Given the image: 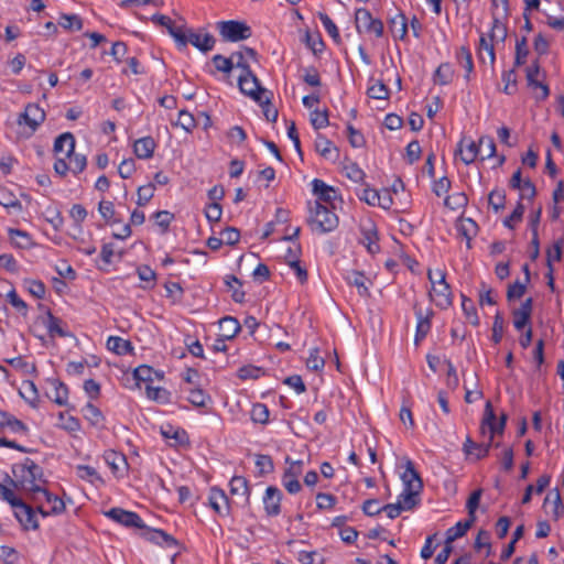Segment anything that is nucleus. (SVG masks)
<instances>
[{
    "instance_id": "f257e3e1",
    "label": "nucleus",
    "mask_w": 564,
    "mask_h": 564,
    "mask_svg": "<svg viewBox=\"0 0 564 564\" xmlns=\"http://www.w3.org/2000/svg\"><path fill=\"white\" fill-rule=\"evenodd\" d=\"M12 475L18 478L20 491L32 502L39 501V492L47 485L43 468L31 458H25L22 464L12 465Z\"/></svg>"
},
{
    "instance_id": "f03ea898",
    "label": "nucleus",
    "mask_w": 564,
    "mask_h": 564,
    "mask_svg": "<svg viewBox=\"0 0 564 564\" xmlns=\"http://www.w3.org/2000/svg\"><path fill=\"white\" fill-rule=\"evenodd\" d=\"M401 479L404 484V490L399 495L398 500H401V506L405 510H411L419 503L417 497L423 489L422 478L415 470L412 460H406Z\"/></svg>"
},
{
    "instance_id": "7ed1b4c3",
    "label": "nucleus",
    "mask_w": 564,
    "mask_h": 564,
    "mask_svg": "<svg viewBox=\"0 0 564 564\" xmlns=\"http://www.w3.org/2000/svg\"><path fill=\"white\" fill-rule=\"evenodd\" d=\"M310 216L307 224L313 231L318 234H327L335 230L338 226L337 215L327 206L319 202L310 203Z\"/></svg>"
},
{
    "instance_id": "20e7f679",
    "label": "nucleus",
    "mask_w": 564,
    "mask_h": 564,
    "mask_svg": "<svg viewBox=\"0 0 564 564\" xmlns=\"http://www.w3.org/2000/svg\"><path fill=\"white\" fill-rule=\"evenodd\" d=\"M171 36L175 40L180 47H186L187 44L191 43L203 53L212 51L216 43V40L212 34L205 33L202 35L200 33H196L193 29H188L185 25H181L180 32H174L171 30Z\"/></svg>"
},
{
    "instance_id": "39448f33",
    "label": "nucleus",
    "mask_w": 564,
    "mask_h": 564,
    "mask_svg": "<svg viewBox=\"0 0 564 564\" xmlns=\"http://www.w3.org/2000/svg\"><path fill=\"white\" fill-rule=\"evenodd\" d=\"M217 30L226 42H239L251 36V28L245 22L229 20L217 22Z\"/></svg>"
},
{
    "instance_id": "423d86ee",
    "label": "nucleus",
    "mask_w": 564,
    "mask_h": 564,
    "mask_svg": "<svg viewBox=\"0 0 564 564\" xmlns=\"http://www.w3.org/2000/svg\"><path fill=\"white\" fill-rule=\"evenodd\" d=\"M436 274L440 278L438 280H435L433 278L432 271L429 270L427 278L432 284V291L435 294V299H434L435 305L440 308L445 310L452 305L453 294H452L451 286L448 285V283L445 280V275H446L445 272L438 270L436 272Z\"/></svg>"
},
{
    "instance_id": "0eeeda50",
    "label": "nucleus",
    "mask_w": 564,
    "mask_h": 564,
    "mask_svg": "<svg viewBox=\"0 0 564 564\" xmlns=\"http://www.w3.org/2000/svg\"><path fill=\"white\" fill-rule=\"evenodd\" d=\"M355 22L356 29L359 33L362 31L367 33H372L377 37H381L383 35V23L380 19H376L372 17L370 11L366 8H359L355 13Z\"/></svg>"
},
{
    "instance_id": "6e6552de",
    "label": "nucleus",
    "mask_w": 564,
    "mask_h": 564,
    "mask_svg": "<svg viewBox=\"0 0 564 564\" xmlns=\"http://www.w3.org/2000/svg\"><path fill=\"white\" fill-rule=\"evenodd\" d=\"M285 463H289L290 466L284 470L282 475V485L286 489V491L291 495H295L301 491L302 485L299 481V477L303 473V462L302 460H291L288 456L285 458Z\"/></svg>"
},
{
    "instance_id": "1a4fd4ad",
    "label": "nucleus",
    "mask_w": 564,
    "mask_h": 564,
    "mask_svg": "<svg viewBox=\"0 0 564 564\" xmlns=\"http://www.w3.org/2000/svg\"><path fill=\"white\" fill-rule=\"evenodd\" d=\"M239 89L242 94L249 96L257 102H262V97L269 91L261 87L259 79L252 73L248 70L247 74H241L238 79Z\"/></svg>"
},
{
    "instance_id": "9d476101",
    "label": "nucleus",
    "mask_w": 564,
    "mask_h": 564,
    "mask_svg": "<svg viewBox=\"0 0 564 564\" xmlns=\"http://www.w3.org/2000/svg\"><path fill=\"white\" fill-rule=\"evenodd\" d=\"M105 514L106 517L127 528H145L143 520L140 518L138 513L133 511H128L121 508H111Z\"/></svg>"
},
{
    "instance_id": "9b49d317",
    "label": "nucleus",
    "mask_w": 564,
    "mask_h": 564,
    "mask_svg": "<svg viewBox=\"0 0 564 564\" xmlns=\"http://www.w3.org/2000/svg\"><path fill=\"white\" fill-rule=\"evenodd\" d=\"M282 491L274 486H269L263 496V506L267 516L276 517L281 512Z\"/></svg>"
},
{
    "instance_id": "f8f14e48",
    "label": "nucleus",
    "mask_w": 564,
    "mask_h": 564,
    "mask_svg": "<svg viewBox=\"0 0 564 564\" xmlns=\"http://www.w3.org/2000/svg\"><path fill=\"white\" fill-rule=\"evenodd\" d=\"M44 120V110L36 104H29L24 111L20 115L18 122L20 124L24 122L32 129V131H35Z\"/></svg>"
},
{
    "instance_id": "ddd939ff",
    "label": "nucleus",
    "mask_w": 564,
    "mask_h": 564,
    "mask_svg": "<svg viewBox=\"0 0 564 564\" xmlns=\"http://www.w3.org/2000/svg\"><path fill=\"white\" fill-rule=\"evenodd\" d=\"M18 511L14 512L17 520L24 530H37L40 524L37 522L35 510L30 505L22 500V506L15 507Z\"/></svg>"
},
{
    "instance_id": "4468645a",
    "label": "nucleus",
    "mask_w": 564,
    "mask_h": 564,
    "mask_svg": "<svg viewBox=\"0 0 564 564\" xmlns=\"http://www.w3.org/2000/svg\"><path fill=\"white\" fill-rule=\"evenodd\" d=\"M415 310V316L417 319L416 329H415V336H414V344L417 346L429 334L431 330V318L433 316V311L430 310L426 315L423 314L422 310L416 306H414Z\"/></svg>"
},
{
    "instance_id": "2eb2a0df",
    "label": "nucleus",
    "mask_w": 564,
    "mask_h": 564,
    "mask_svg": "<svg viewBox=\"0 0 564 564\" xmlns=\"http://www.w3.org/2000/svg\"><path fill=\"white\" fill-rule=\"evenodd\" d=\"M315 150L326 160L335 162L339 158V150L334 143L322 134H317Z\"/></svg>"
},
{
    "instance_id": "dca6fc26",
    "label": "nucleus",
    "mask_w": 564,
    "mask_h": 564,
    "mask_svg": "<svg viewBox=\"0 0 564 564\" xmlns=\"http://www.w3.org/2000/svg\"><path fill=\"white\" fill-rule=\"evenodd\" d=\"M312 192L317 196L316 202L319 203L325 202L332 204L336 198V189L318 178L313 180Z\"/></svg>"
},
{
    "instance_id": "f3484780",
    "label": "nucleus",
    "mask_w": 564,
    "mask_h": 564,
    "mask_svg": "<svg viewBox=\"0 0 564 564\" xmlns=\"http://www.w3.org/2000/svg\"><path fill=\"white\" fill-rule=\"evenodd\" d=\"M209 505L219 514H228L229 503L226 494L218 488H212L209 494Z\"/></svg>"
},
{
    "instance_id": "a211bd4d",
    "label": "nucleus",
    "mask_w": 564,
    "mask_h": 564,
    "mask_svg": "<svg viewBox=\"0 0 564 564\" xmlns=\"http://www.w3.org/2000/svg\"><path fill=\"white\" fill-rule=\"evenodd\" d=\"M497 417L490 401L485 404L484 416L480 424V433L485 435L488 431L490 433V441L494 440L497 429Z\"/></svg>"
},
{
    "instance_id": "6ab92c4d",
    "label": "nucleus",
    "mask_w": 564,
    "mask_h": 564,
    "mask_svg": "<svg viewBox=\"0 0 564 564\" xmlns=\"http://www.w3.org/2000/svg\"><path fill=\"white\" fill-rule=\"evenodd\" d=\"M156 143L152 137H143L134 141L133 152L137 158L147 160L153 156Z\"/></svg>"
},
{
    "instance_id": "aec40b11",
    "label": "nucleus",
    "mask_w": 564,
    "mask_h": 564,
    "mask_svg": "<svg viewBox=\"0 0 564 564\" xmlns=\"http://www.w3.org/2000/svg\"><path fill=\"white\" fill-rule=\"evenodd\" d=\"M464 139L460 140V142L458 143L457 145V149L455 151V155L459 156V159L466 164V165H469L471 164L478 153H479V144L474 142V141H469V143L466 145V148L464 149L463 145H464Z\"/></svg>"
},
{
    "instance_id": "412c9836",
    "label": "nucleus",
    "mask_w": 564,
    "mask_h": 564,
    "mask_svg": "<svg viewBox=\"0 0 564 564\" xmlns=\"http://www.w3.org/2000/svg\"><path fill=\"white\" fill-rule=\"evenodd\" d=\"M389 29L394 39L403 40L408 33V19L403 12L399 11L389 20Z\"/></svg>"
},
{
    "instance_id": "4be33fe9",
    "label": "nucleus",
    "mask_w": 564,
    "mask_h": 564,
    "mask_svg": "<svg viewBox=\"0 0 564 564\" xmlns=\"http://www.w3.org/2000/svg\"><path fill=\"white\" fill-rule=\"evenodd\" d=\"M219 336L226 339L234 338L241 329V325L236 317L225 316L219 321Z\"/></svg>"
},
{
    "instance_id": "5701e85b",
    "label": "nucleus",
    "mask_w": 564,
    "mask_h": 564,
    "mask_svg": "<svg viewBox=\"0 0 564 564\" xmlns=\"http://www.w3.org/2000/svg\"><path fill=\"white\" fill-rule=\"evenodd\" d=\"M106 464L111 468L113 474L126 470L128 467L127 458L123 454L116 451H107L104 454Z\"/></svg>"
},
{
    "instance_id": "b1692460",
    "label": "nucleus",
    "mask_w": 564,
    "mask_h": 564,
    "mask_svg": "<svg viewBox=\"0 0 564 564\" xmlns=\"http://www.w3.org/2000/svg\"><path fill=\"white\" fill-rule=\"evenodd\" d=\"M0 427H8L14 433H28V426L14 415L0 410Z\"/></svg>"
},
{
    "instance_id": "393cba45",
    "label": "nucleus",
    "mask_w": 564,
    "mask_h": 564,
    "mask_svg": "<svg viewBox=\"0 0 564 564\" xmlns=\"http://www.w3.org/2000/svg\"><path fill=\"white\" fill-rule=\"evenodd\" d=\"M230 492L234 496H242L246 505H249L250 488L248 480L242 476H234L230 480Z\"/></svg>"
},
{
    "instance_id": "a878e982",
    "label": "nucleus",
    "mask_w": 564,
    "mask_h": 564,
    "mask_svg": "<svg viewBox=\"0 0 564 564\" xmlns=\"http://www.w3.org/2000/svg\"><path fill=\"white\" fill-rule=\"evenodd\" d=\"M107 348L119 356L131 354L133 351L131 341L119 336H110L107 339Z\"/></svg>"
},
{
    "instance_id": "bb28decb",
    "label": "nucleus",
    "mask_w": 564,
    "mask_h": 564,
    "mask_svg": "<svg viewBox=\"0 0 564 564\" xmlns=\"http://www.w3.org/2000/svg\"><path fill=\"white\" fill-rule=\"evenodd\" d=\"M463 452L467 456L475 454V458L479 460L489 454V445L476 443L471 440L469 435H467L466 441L463 445Z\"/></svg>"
},
{
    "instance_id": "cd10ccee",
    "label": "nucleus",
    "mask_w": 564,
    "mask_h": 564,
    "mask_svg": "<svg viewBox=\"0 0 564 564\" xmlns=\"http://www.w3.org/2000/svg\"><path fill=\"white\" fill-rule=\"evenodd\" d=\"M43 496L45 502L50 506L48 512L54 513V516L62 514L66 507L65 502L56 495L50 492L46 487H43V492H39V497Z\"/></svg>"
},
{
    "instance_id": "c85d7f7f",
    "label": "nucleus",
    "mask_w": 564,
    "mask_h": 564,
    "mask_svg": "<svg viewBox=\"0 0 564 564\" xmlns=\"http://www.w3.org/2000/svg\"><path fill=\"white\" fill-rule=\"evenodd\" d=\"M21 398L24 399L32 408H37L39 405V392L35 383L31 380H25L22 382V388L19 391Z\"/></svg>"
},
{
    "instance_id": "c756f323",
    "label": "nucleus",
    "mask_w": 564,
    "mask_h": 564,
    "mask_svg": "<svg viewBox=\"0 0 564 564\" xmlns=\"http://www.w3.org/2000/svg\"><path fill=\"white\" fill-rule=\"evenodd\" d=\"M348 284L354 285L357 288L358 294L364 297H369L370 292L369 288L367 285L368 279L366 275L358 271H352L350 274L346 278Z\"/></svg>"
},
{
    "instance_id": "7c9ffc66",
    "label": "nucleus",
    "mask_w": 564,
    "mask_h": 564,
    "mask_svg": "<svg viewBox=\"0 0 564 564\" xmlns=\"http://www.w3.org/2000/svg\"><path fill=\"white\" fill-rule=\"evenodd\" d=\"M475 521L467 519L465 521L457 522L454 527L446 531V544H452L455 540L464 536Z\"/></svg>"
},
{
    "instance_id": "2f4dec72",
    "label": "nucleus",
    "mask_w": 564,
    "mask_h": 564,
    "mask_svg": "<svg viewBox=\"0 0 564 564\" xmlns=\"http://www.w3.org/2000/svg\"><path fill=\"white\" fill-rule=\"evenodd\" d=\"M61 323L62 321L58 317L54 316L50 310H46V318L43 321V324L47 328L50 336L67 337L69 335L68 332L61 327Z\"/></svg>"
},
{
    "instance_id": "473e14b6",
    "label": "nucleus",
    "mask_w": 564,
    "mask_h": 564,
    "mask_svg": "<svg viewBox=\"0 0 564 564\" xmlns=\"http://www.w3.org/2000/svg\"><path fill=\"white\" fill-rule=\"evenodd\" d=\"M65 145H67L65 156H70L75 150V138L70 132H64L55 139L54 152L57 154L63 152Z\"/></svg>"
},
{
    "instance_id": "72a5a7b5",
    "label": "nucleus",
    "mask_w": 564,
    "mask_h": 564,
    "mask_svg": "<svg viewBox=\"0 0 564 564\" xmlns=\"http://www.w3.org/2000/svg\"><path fill=\"white\" fill-rule=\"evenodd\" d=\"M491 42L503 43L507 37V26L500 21V19L492 12V26L488 34Z\"/></svg>"
},
{
    "instance_id": "f704fd0d",
    "label": "nucleus",
    "mask_w": 564,
    "mask_h": 564,
    "mask_svg": "<svg viewBox=\"0 0 564 564\" xmlns=\"http://www.w3.org/2000/svg\"><path fill=\"white\" fill-rule=\"evenodd\" d=\"M161 434L164 438L174 440V445H184L188 443V436L184 430L174 429L172 425L161 427Z\"/></svg>"
},
{
    "instance_id": "c9c22d12",
    "label": "nucleus",
    "mask_w": 564,
    "mask_h": 564,
    "mask_svg": "<svg viewBox=\"0 0 564 564\" xmlns=\"http://www.w3.org/2000/svg\"><path fill=\"white\" fill-rule=\"evenodd\" d=\"M84 417L94 426H101L104 423V415L101 411L94 405L93 403L88 402L82 410Z\"/></svg>"
},
{
    "instance_id": "e433bc0d",
    "label": "nucleus",
    "mask_w": 564,
    "mask_h": 564,
    "mask_svg": "<svg viewBox=\"0 0 564 564\" xmlns=\"http://www.w3.org/2000/svg\"><path fill=\"white\" fill-rule=\"evenodd\" d=\"M317 17H318L319 21L322 22L324 29L328 33V35L333 39V41L336 44L339 45L341 43V37L339 34V30H338L337 25L334 23V21L328 17V14H326L324 12H318Z\"/></svg>"
},
{
    "instance_id": "4c0bfd02",
    "label": "nucleus",
    "mask_w": 564,
    "mask_h": 564,
    "mask_svg": "<svg viewBox=\"0 0 564 564\" xmlns=\"http://www.w3.org/2000/svg\"><path fill=\"white\" fill-rule=\"evenodd\" d=\"M457 61L462 67L465 68V78L469 80L470 74L474 69L473 56L468 47L462 46L457 52Z\"/></svg>"
},
{
    "instance_id": "58836bf2",
    "label": "nucleus",
    "mask_w": 564,
    "mask_h": 564,
    "mask_svg": "<svg viewBox=\"0 0 564 564\" xmlns=\"http://www.w3.org/2000/svg\"><path fill=\"white\" fill-rule=\"evenodd\" d=\"M454 69L449 63L441 64L434 73V83L440 85H447L452 82Z\"/></svg>"
},
{
    "instance_id": "ea45409f",
    "label": "nucleus",
    "mask_w": 564,
    "mask_h": 564,
    "mask_svg": "<svg viewBox=\"0 0 564 564\" xmlns=\"http://www.w3.org/2000/svg\"><path fill=\"white\" fill-rule=\"evenodd\" d=\"M226 285L232 291L231 297L236 303L245 301L246 293L240 289L241 282L235 275H227L225 279Z\"/></svg>"
},
{
    "instance_id": "a19ab883",
    "label": "nucleus",
    "mask_w": 564,
    "mask_h": 564,
    "mask_svg": "<svg viewBox=\"0 0 564 564\" xmlns=\"http://www.w3.org/2000/svg\"><path fill=\"white\" fill-rule=\"evenodd\" d=\"M76 471H77L78 477L83 480H87L91 484H95L96 481L104 484V479L101 478V476L91 466L78 465L76 467Z\"/></svg>"
},
{
    "instance_id": "79ce46f5",
    "label": "nucleus",
    "mask_w": 564,
    "mask_h": 564,
    "mask_svg": "<svg viewBox=\"0 0 564 564\" xmlns=\"http://www.w3.org/2000/svg\"><path fill=\"white\" fill-rule=\"evenodd\" d=\"M462 308L470 324L477 326L479 324V317L477 315L475 304L469 297H467L464 294H462Z\"/></svg>"
},
{
    "instance_id": "37998d69",
    "label": "nucleus",
    "mask_w": 564,
    "mask_h": 564,
    "mask_svg": "<svg viewBox=\"0 0 564 564\" xmlns=\"http://www.w3.org/2000/svg\"><path fill=\"white\" fill-rule=\"evenodd\" d=\"M58 24L65 30L80 31L83 29V20L77 14H61Z\"/></svg>"
},
{
    "instance_id": "c03bdc74",
    "label": "nucleus",
    "mask_w": 564,
    "mask_h": 564,
    "mask_svg": "<svg viewBox=\"0 0 564 564\" xmlns=\"http://www.w3.org/2000/svg\"><path fill=\"white\" fill-rule=\"evenodd\" d=\"M11 241L19 248H29L32 245L31 236L21 229H9Z\"/></svg>"
},
{
    "instance_id": "a18cd8bd",
    "label": "nucleus",
    "mask_w": 564,
    "mask_h": 564,
    "mask_svg": "<svg viewBox=\"0 0 564 564\" xmlns=\"http://www.w3.org/2000/svg\"><path fill=\"white\" fill-rule=\"evenodd\" d=\"M458 234L466 238L467 240V248H471L470 241L474 236L477 234V224L470 219L467 218L463 220L458 227Z\"/></svg>"
},
{
    "instance_id": "49530a36",
    "label": "nucleus",
    "mask_w": 564,
    "mask_h": 564,
    "mask_svg": "<svg viewBox=\"0 0 564 564\" xmlns=\"http://www.w3.org/2000/svg\"><path fill=\"white\" fill-rule=\"evenodd\" d=\"M484 52L488 54L489 62L491 65L495 64L496 61V54H495V46L494 42L489 39V41L486 39L485 34L480 35L479 40V58L481 62H485Z\"/></svg>"
},
{
    "instance_id": "de8ad7c7",
    "label": "nucleus",
    "mask_w": 564,
    "mask_h": 564,
    "mask_svg": "<svg viewBox=\"0 0 564 564\" xmlns=\"http://www.w3.org/2000/svg\"><path fill=\"white\" fill-rule=\"evenodd\" d=\"M52 384L54 387V397L53 401L58 405H65L68 399V388L67 386L58 380H52Z\"/></svg>"
},
{
    "instance_id": "09e8293b",
    "label": "nucleus",
    "mask_w": 564,
    "mask_h": 564,
    "mask_svg": "<svg viewBox=\"0 0 564 564\" xmlns=\"http://www.w3.org/2000/svg\"><path fill=\"white\" fill-rule=\"evenodd\" d=\"M12 368L22 371L24 375H34L36 367L34 364L25 361L22 357H14L6 360Z\"/></svg>"
},
{
    "instance_id": "8fccbe9b",
    "label": "nucleus",
    "mask_w": 564,
    "mask_h": 564,
    "mask_svg": "<svg viewBox=\"0 0 564 564\" xmlns=\"http://www.w3.org/2000/svg\"><path fill=\"white\" fill-rule=\"evenodd\" d=\"M488 203L498 213L506 206V193L503 189H494L489 193Z\"/></svg>"
},
{
    "instance_id": "3c124183",
    "label": "nucleus",
    "mask_w": 564,
    "mask_h": 564,
    "mask_svg": "<svg viewBox=\"0 0 564 564\" xmlns=\"http://www.w3.org/2000/svg\"><path fill=\"white\" fill-rule=\"evenodd\" d=\"M345 175L355 183L364 182L366 177L365 172L355 162H349L344 165Z\"/></svg>"
},
{
    "instance_id": "603ef678",
    "label": "nucleus",
    "mask_w": 564,
    "mask_h": 564,
    "mask_svg": "<svg viewBox=\"0 0 564 564\" xmlns=\"http://www.w3.org/2000/svg\"><path fill=\"white\" fill-rule=\"evenodd\" d=\"M389 88L382 80H377L372 86L368 87L367 95L372 99H388Z\"/></svg>"
},
{
    "instance_id": "864d4df0",
    "label": "nucleus",
    "mask_w": 564,
    "mask_h": 564,
    "mask_svg": "<svg viewBox=\"0 0 564 564\" xmlns=\"http://www.w3.org/2000/svg\"><path fill=\"white\" fill-rule=\"evenodd\" d=\"M251 420L254 423L267 424L269 421V409L265 404L256 403L251 409Z\"/></svg>"
},
{
    "instance_id": "5fc2aeb1",
    "label": "nucleus",
    "mask_w": 564,
    "mask_h": 564,
    "mask_svg": "<svg viewBox=\"0 0 564 564\" xmlns=\"http://www.w3.org/2000/svg\"><path fill=\"white\" fill-rule=\"evenodd\" d=\"M271 96L272 93H268L262 97V102L258 104L262 107L265 119L270 122H275L279 113L276 108L272 107L271 105Z\"/></svg>"
},
{
    "instance_id": "6e6d98bb",
    "label": "nucleus",
    "mask_w": 564,
    "mask_h": 564,
    "mask_svg": "<svg viewBox=\"0 0 564 564\" xmlns=\"http://www.w3.org/2000/svg\"><path fill=\"white\" fill-rule=\"evenodd\" d=\"M66 159L69 160L68 165L70 166L72 173L78 174L86 169V165H87L86 155L75 153V150H74L73 154L70 156H66Z\"/></svg>"
},
{
    "instance_id": "4d7b16f0",
    "label": "nucleus",
    "mask_w": 564,
    "mask_h": 564,
    "mask_svg": "<svg viewBox=\"0 0 564 564\" xmlns=\"http://www.w3.org/2000/svg\"><path fill=\"white\" fill-rule=\"evenodd\" d=\"M318 352H319L318 348H312L310 350V356L306 360V367L310 370L319 371L324 368L325 360L323 357L319 356Z\"/></svg>"
},
{
    "instance_id": "13d9d810",
    "label": "nucleus",
    "mask_w": 564,
    "mask_h": 564,
    "mask_svg": "<svg viewBox=\"0 0 564 564\" xmlns=\"http://www.w3.org/2000/svg\"><path fill=\"white\" fill-rule=\"evenodd\" d=\"M175 126H180L186 132H191L196 127V121L191 112L181 110Z\"/></svg>"
},
{
    "instance_id": "bf43d9fd",
    "label": "nucleus",
    "mask_w": 564,
    "mask_h": 564,
    "mask_svg": "<svg viewBox=\"0 0 564 564\" xmlns=\"http://www.w3.org/2000/svg\"><path fill=\"white\" fill-rule=\"evenodd\" d=\"M154 189H155V186L152 183L140 186L137 191V194H138L137 204L139 206L147 205L152 199V197L154 195Z\"/></svg>"
},
{
    "instance_id": "052dcab7",
    "label": "nucleus",
    "mask_w": 564,
    "mask_h": 564,
    "mask_svg": "<svg viewBox=\"0 0 564 564\" xmlns=\"http://www.w3.org/2000/svg\"><path fill=\"white\" fill-rule=\"evenodd\" d=\"M502 82L505 83L503 93L512 95L517 89V74L514 68L507 70L502 74Z\"/></svg>"
},
{
    "instance_id": "680f3d73",
    "label": "nucleus",
    "mask_w": 564,
    "mask_h": 564,
    "mask_svg": "<svg viewBox=\"0 0 564 564\" xmlns=\"http://www.w3.org/2000/svg\"><path fill=\"white\" fill-rule=\"evenodd\" d=\"M311 123L315 130L323 129L329 124L328 111L314 110L311 113Z\"/></svg>"
},
{
    "instance_id": "e2e57ef3",
    "label": "nucleus",
    "mask_w": 564,
    "mask_h": 564,
    "mask_svg": "<svg viewBox=\"0 0 564 564\" xmlns=\"http://www.w3.org/2000/svg\"><path fill=\"white\" fill-rule=\"evenodd\" d=\"M529 54V50L527 47V39L522 37L521 40L517 41L516 44V58H514V66L519 67L525 63V58Z\"/></svg>"
},
{
    "instance_id": "0e129e2a",
    "label": "nucleus",
    "mask_w": 564,
    "mask_h": 564,
    "mask_svg": "<svg viewBox=\"0 0 564 564\" xmlns=\"http://www.w3.org/2000/svg\"><path fill=\"white\" fill-rule=\"evenodd\" d=\"M256 466L261 475L270 474L274 469L273 460L269 455L258 454L256 456Z\"/></svg>"
},
{
    "instance_id": "69168bd1",
    "label": "nucleus",
    "mask_w": 564,
    "mask_h": 564,
    "mask_svg": "<svg viewBox=\"0 0 564 564\" xmlns=\"http://www.w3.org/2000/svg\"><path fill=\"white\" fill-rule=\"evenodd\" d=\"M58 419L62 422L61 426L68 432H77L80 430V422L77 417L72 415H65L63 412L58 414Z\"/></svg>"
},
{
    "instance_id": "338daca9",
    "label": "nucleus",
    "mask_w": 564,
    "mask_h": 564,
    "mask_svg": "<svg viewBox=\"0 0 564 564\" xmlns=\"http://www.w3.org/2000/svg\"><path fill=\"white\" fill-rule=\"evenodd\" d=\"M154 369L148 365H141L133 371V377L137 381L151 382L153 381Z\"/></svg>"
},
{
    "instance_id": "774afa93",
    "label": "nucleus",
    "mask_w": 564,
    "mask_h": 564,
    "mask_svg": "<svg viewBox=\"0 0 564 564\" xmlns=\"http://www.w3.org/2000/svg\"><path fill=\"white\" fill-rule=\"evenodd\" d=\"M0 560H2L6 564H15L19 561V553L11 546L1 545Z\"/></svg>"
}]
</instances>
